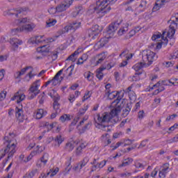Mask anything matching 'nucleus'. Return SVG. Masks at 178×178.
I'll list each match as a JSON object with an SVG mask.
<instances>
[{"label": "nucleus", "instance_id": "nucleus-1", "mask_svg": "<svg viewBox=\"0 0 178 178\" xmlns=\"http://www.w3.org/2000/svg\"><path fill=\"white\" fill-rule=\"evenodd\" d=\"M119 99H115L111 103V106L113 108L111 110L110 113H104L102 114H97V115L94 118L95 127L104 130L105 127H108V126L104 125L102 124V123H108V122H111L112 118L119 116V114L120 113V112H122V109L120 108L121 106H119Z\"/></svg>", "mask_w": 178, "mask_h": 178}, {"label": "nucleus", "instance_id": "nucleus-2", "mask_svg": "<svg viewBox=\"0 0 178 178\" xmlns=\"http://www.w3.org/2000/svg\"><path fill=\"white\" fill-rule=\"evenodd\" d=\"M12 136L15 137V134L10 133L8 136L3 138V144L6 147L0 150V161L5 158L6 154H8L6 160V162H8L10 158H13L16 153V144L12 143V138H10Z\"/></svg>", "mask_w": 178, "mask_h": 178}, {"label": "nucleus", "instance_id": "nucleus-3", "mask_svg": "<svg viewBox=\"0 0 178 178\" xmlns=\"http://www.w3.org/2000/svg\"><path fill=\"white\" fill-rule=\"evenodd\" d=\"M118 0H98L96 2V6L93 7L94 13L101 15L102 16H105L106 13L111 12L110 3H115Z\"/></svg>", "mask_w": 178, "mask_h": 178}, {"label": "nucleus", "instance_id": "nucleus-4", "mask_svg": "<svg viewBox=\"0 0 178 178\" xmlns=\"http://www.w3.org/2000/svg\"><path fill=\"white\" fill-rule=\"evenodd\" d=\"M119 23L118 22H113L111 23L107 28L106 31V36L105 38H102L100 40V47H105L106 44H108V38H112L113 35H115V33L116 32V30L119 29Z\"/></svg>", "mask_w": 178, "mask_h": 178}, {"label": "nucleus", "instance_id": "nucleus-5", "mask_svg": "<svg viewBox=\"0 0 178 178\" xmlns=\"http://www.w3.org/2000/svg\"><path fill=\"white\" fill-rule=\"evenodd\" d=\"M143 62H148L147 66H151L154 60L158 59V56L151 50L144 51L142 56Z\"/></svg>", "mask_w": 178, "mask_h": 178}, {"label": "nucleus", "instance_id": "nucleus-6", "mask_svg": "<svg viewBox=\"0 0 178 178\" xmlns=\"http://www.w3.org/2000/svg\"><path fill=\"white\" fill-rule=\"evenodd\" d=\"M101 31H102V26L96 24L86 31V35L89 38H91V40H95L96 37H98Z\"/></svg>", "mask_w": 178, "mask_h": 178}, {"label": "nucleus", "instance_id": "nucleus-7", "mask_svg": "<svg viewBox=\"0 0 178 178\" xmlns=\"http://www.w3.org/2000/svg\"><path fill=\"white\" fill-rule=\"evenodd\" d=\"M170 24L169 26V30L167 33V37L168 38H172L176 33V29H177L178 24V17H176L174 19H170Z\"/></svg>", "mask_w": 178, "mask_h": 178}, {"label": "nucleus", "instance_id": "nucleus-8", "mask_svg": "<svg viewBox=\"0 0 178 178\" xmlns=\"http://www.w3.org/2000/svg\"><path fill=\"white\" fill-rule=\"evenodd\" d=\"M34 29H35V24L31 23L23 25L21 28L12 29L11 32L13 34H16V33H22V31H33Z\"/></svg>", "mask_w": 178, "mask_h": 178}, {"label": "nucleus", "instance_id": "nucleus-9", "mask_svg": "<svg viewBox=\"0 0 178 178\" xmlns=\"http://www.w3.org/2000/svg\"><path fill=\"white\" fill-rule=\"evenodd\" d=\"M29 10L27 7H18L16 8H13V10H10L8 12V16H11L15 15L16 17H19V15L20 13H23V12H26Z\"/></svg>", "mask_w": 178, "mask_h": 178}, {"label": "nucleus", "instance_id": "nucleus-10", "mask_svg": "<svg viewBox=\"0 0 178 178\" xmlns=\"http://www.w3.org/2000/svg\"><path fill=\"white\" fill-rule=\"evenodd\" d=\"M74 0H67L66 1H64L63 3H61L58 4L57 8V12H64V10H66V9H69L70 8V6L72 3H73V1Z\"/></svg>", "mask_w": 178, "mask_h": 178}, {"label": "nucleus", "instance_id": "nucleus-11", "mask_svg": "<svg viewBox=\"0 0 178 178\" xmlns=\"http://www.w3.org/2000/svg\"><path fill=\"white\" fill-rule=\"evenodd\" d=\"M10 43L12 47V50L16 51L19 49V45L23 44V40L16 38H13L10 40Z\"/></svg>", "mask_w": 178, "mask_h": 178}, {"label": "nucleus", "instance_id": "nucleus-12", "mask_svg": "<svg viewBox=\"0 0 178 178\" xmlns=\"http://www.w3.org/2000/svg\"><path fill=\"white\" fill-rule=\"evenodd\" d=\"M37 52L41 54L42 56H49V46L43 45L42 47H38L36 49Z\"/></svg>", "mask_w": 178, "mask_h": 178}, {"label": "nucleus", "instance_id": "nucleus-13", "mask_svg": "<svg viewBox=\"0 0 178 178\" xmlns=\"http://www.w3.org/2000/svg\"><path fill=\"white\" fill-rule=\"evenodd\" d=\"M26 98V95L24 94L17 92L14 96L11 98V101H16L17 99V104H20L22 101H24V99Z\"/></svg>", "mask_w": 178, "mask_h": 178}, {"label": "nucleus", "instance_id": "nucleus-14", "mask_svg": "<svg viewBox=\"0 0 178 178\" xmlns=\"http://www.w3.org/2000/svg\"><path fill=\"white\" fill-rule=\"evenodd\" d=\"M42 151H44L42 147H40L39 145H38L36 148L33 150V152H31V154L28 156L27 160L25 162H29V161H31L33 156H35V155H37V154H41Z\"/></svg>", "mask_w": 178, "mask_h": 178}, {"label": "nucleus", "instance_id": "nucleus-15", "mask_svg": "<svg viewBox=\"0 0 178 178\" xmlns=\"http://www.w3.org/2000/svg\"><path fill=\"white\" fill-rule=\"evenodd\" d=\"M53 141L55 143V148H59V147H60V144L65 141V138L63 137L62 135H58L54 138H53Z\"/></svg>", "mask_w": 178, "mask_h": 178}, {"label": "nucleus", "instance_id": "nucleus-16", "mask_svg": "<svg viewBox=\"0 0 178 178\" xmlns=\"http://www.w3.org/2000/svg\"><path fill=\"white\" fill-rule=\"evenodd\" d=\"M40 81H41V80L38 79L32 83V85L31 86V87L29 88L30 92H38V91H40V90H38V87H40Z\"/></svg>", "mask_w": 178, "mask_h": 178}, {"label": "nucleus", "instance_id": "nucleus-17", "mask_svg": "<svg viewBox=\"0 0 178 178\" xmlns=\"http://www.w3.org/2000/svg\"><path fill=\"white\" fill-rule=\"evenodd\" d=\"M105 97H108V99H115V98L116 97H118L120 95V92L119 91H112V92H109V90H108V92H105Z\"/></svg>", "mask_w": 178, "mask_h": 178}, {"label": "nucleus", "instance_id": "nucleus-18", "mask_svg": "<svg viewBox=\"0 0 178 178\" xmlns=\"http://www.w3.org/2000/svg\"><path fill=\"white\" fill-rule=\"evenodd\" d=\"M169 169V163L163 164V169L159 171V177L165 178L166 177V175L168 174V170Z\"/></svg>", "mask_w": 178, "mask_h": 178}, {"label": "nucleus", "instance_id": "nucleus-19", "mask_svg": "<svg viewBox=\"0 0 178 178\" xmlns=\"http://www.w3.org/2000/svg\"><path fill=\"white\" fill-rule=\"evenodd\" d=\"M81 26V22L78 21H74L73 22L70 23L69 26H67L68 31L74 30V31H76L77 29H80Z\"/></svg>", "mask_w": 178, "mask_h": 178}, {"label": "nucleus", "instance_id": "nucleus-20", "mask_svg": "<svg viewBox=\"0 0 178 178\" xmlns=\"http://www.w3.org/2000/svg\"><path fill=\"white\" fill-rule=\"evenodd\" d=\"M74 141H70V142H67V143H65V146H64V150L66 152H72V151H73V149H74Z\"/></svg>", "mask_w": 178, "mask_h": 178}, {"label": "nucleus", "instance_id": "nucleus-21", "mask_svg": "<svg viewBox=\"0 0 178 178\" xmlns=\"http://www.w3.org/2000/svg\"><path fill=\"white\" fill-rule=\"evenodd\" d=\"M62 73H63V69L60 70V71H58L56 75L53 77V79H51L53 81V86L55 87L56 86H58V83L59 82H60V81H59V76L62 74Z\"/></svg>", "mask_w": 178, "mask_h": 178}, {"label": "nucleus", "instance_id": "nucleus-22", "mask_svg": "<svg viewBox=\"0 0 178 178\" xmlns=\"http://www.w3.org/2000/svg\"><path fill=\"white\" fill-rule=\"evenodd\" d=\"M86 147H87V145H86L84 143H81L74 151L76 156H81V155L83 154V149H84Z\"/></svg>", "mask_w": 178, "mask_h": 178}, {"label": "nucleus", "instance_id": "nucleus-23", "mask_svg": "<svg viewBox=\"0 0 178 178\" xmlns=\"http://www.w3.org/2000/svg\"><path fill=\"white\" fill-rule=\"evenodd\" d=\"M143 67H148V65H147V63H138L135 65H134L133 69L136 70V72H138V70H141Z\"/></svg>", "mask_w": 178, "mask_h": 178}, {"label": "nucleus", "instance_id": "nucleus-24", "mask_svg": "<svg viewBox=\"0 0 178 178\" xmlns=\"http://www.w3.org/2000/svg\"><path fill=\"white\" fill-rule=\"evenodd\" d=\"M47 113H48L47 112V111H44L42 108H40L36 112V119H42V118H44V116H46Z\"/></svg>", "mask_w": 178, "mask_h": 178}, {"label": "nucleus", "instance_id": "nucleus-25", "mask_svg": "<svg viewBox=\"0 0 178 178\" xmlns=\"http://www.w3.org/2000/svg\"><path fill=\"white\" fill-rule=\"evenodd\" d=\"M83 13V6H78L76 7L75 10L72 12V17H76L79 15H81Z\"/></svg>", "mask_w": 178, "mask_h": 178}, {"label": "nucleus", "instance_id": "nucleus-26", "mask_svg": "<svg viewBox=\"0 0 178 178\" xmlns=\"http://www.w3.org/2000/svg\"><path fill=\"white\" fill-rule=\"evenodd\" d=\"M89 161H90V159L88 158V156L84 157L83 160L79 163V165L80 166L79 170H81V169H83L84 166H86V165L88 163Z\"/></svg>", "mask_w": 178, "mask_h": 178}, {"label": "nucleus", "instance_id": "nucleus-27", "mask_svg": "<svg viewBox=\"0 0 178 178\" xmlns=\"http://www.w3.org/2000/svg\"><path fill=\"white\" fill-rule=\"evenodd\" d=\"M130 111H131V105L127 104L126 108L122 111V116L123 118H126L130 113Z\"/></svg>", "mask_w": 178, "mask_h": 178}, {"label": "nucleus", "instance_id": "nucleus-28", "mask_svg": "<svg viewBox=\"0 0 178 178\" xmlns=\"http://www.w3.org/2000/svg\"><path fill=\"white\" fill-rule=\"evenodd\" d=\"M131 163H133V159L131 158H127L124 160L122 164L119 165V168H123L124 166H129V165H131Z\"/></svg>", "mask_w": 178, "mask_h": 178}, {"label": "nucleus", "instance_id": "nucleus-29", "mask_svg": "<svg viewBox=\"0 0 178 178\" xmlns=\"http://www.w3.org/2000/svg\"><path fill=\"white\" fill-rule=\"evenodd\" d=\"M59 120H60L62 123H65V122H69V120H72V118H70V115L63 114L60 117Z\"/></svg>", "mask_w": 178, "mask_h": 178}, {"label": "nucleus", "instance_id": "nucleus-30", "mask_svg": "<svg viewBox=\"0 0 178 178\" xmlns=\"http://www.w3.org/2000/svg\"><path fill=\"white\" fill-rule=\"evenodd\" d=\"M97 58L98 60L96 62V65H99L102 62H104V60L106 59V55H105L104 53H102L100 54H98Z\"/></svg>", "mask_w": 178, "mask_h": 178}, {"label": "nucleus", "instance_id": "nucleus-31", "mask_svg": "<svg viewBox=\"0 0 178 178\" xmlns=\"http://www.w3.org/2000/svg\"><path fill=\"white\" fill-rule=\"evenodd\" d=\"M92 125V122H91V121L88 122V123H87L84 127H82L81 132H80L81 134L86 133V131H87V130H90Z\"/></svg>", "mask_w": 178, "mask_h": 178}, {"label": "nucleus", "instance_id": "nucleus-32", "mask_svg": "<svg viewBox=\"0 0 178 178\" xmlns=\"http://www.w3.org/2000/svg\"><path fill=\"white\" fill-rule=\"evenodd\" d=\"M77 55H79V52L75 51L72 54H71L67 58V60H71L72 62H76V59H77Z\"/></svg>", "mask_w": 178, "mask_h": 178}, {"label": "nucleus", "instance_id": "nucleus-33", "mask_svg": "<svg viewBox=\"0 0 178 178\" xmlns=\"http://www.w3.org/2000/svg\"><path fill=\"white\" fill-rule=\"evenodd\" d=\"M166 33V31L163 32V34L161 33H157V34H154L152 35V40L153 41H155L161 38H165V34Z\"/></svg>", "mask_w": 178, "mask_h": 178}, {"label": "nucleus", "instance_id": "nucleus-34", "mask_svg": "<svg viewBox=\"0 0 178 178\" xmlns=\"http://www.w3.org/2000/svg\"><path fill=\"white\" fill-rule=\"evenodd\" d=\"M15 116L17 119L23 116V108H19V107L15 108Z\"/></svg>", "mask_w": 178, "mask_h": 178}, {"label": "nucleus", "instance_id": "nucleus-35", "mask_svg": "<svg viewBox=\"0 0 178 178\" xmlns=\"http://www.w3.org/2000/svg\"><path fill=\"white\" fill-rule=\"evenodd\" d=\"M83 76H84L85 79H87L88 80V81H92V79H94V74H92L90 71L85 72Z\"/></svg>", "mask_w": 178, "mask_h": 178}, {"label": "nucleus", "instance_id": "nucleus-36", "mask_svg": "<svg viewBox=\"0 0 178 178\" xmlns=\"http://www.w3.org/2000/svg\"><path fill=\"white\" fill-rule=\"evenodd\" d=\"M160 3H156V5L153 7V10H159L162 6L164 5V2H166V0H160Z\"/></svg>", "mask_w": 178, "mask_h": 178}, {"label": "nucleus", "instance_id": "nucleus-37", "mask_svg": "<svg viewBox=\"0 0 178 178\" xmlns=\"http://www.w3.org/2000/svg\"><path fill=\"white\" fill-rule=\"evenodd\" d=\"M68 31H69V29L67 28V26H66L63 29H60L57 32L58 35L56 36V38H58V37H59L63 34H65V33H67Z\"/></svg>", "mask_w": 178, "mask_h": 178}, {"label": "nucleus", "instance_id": "nucleus-38", "mask_svg": "<svg viewBox=\"0 0 178 178\" xmlns=\"http://www.w3.org/2000/svg\"><path fill=\"white\" fill-rule=\"evenodd\" d=\"M49 158V154H48L47 153H45L40 158V162H42L44 165H47V162H48Z\"/></svg>", "mask_w": 178, "mask_h": 178}, {"label": "nucleus", "instance_id": "nucleus-39", "mask_svg": "<svg viewBox=\"0 0 178 178\" xmlns=\"http://www.w3.org/2000/svg\"><path fill=\"white\" fill-rule=\"evenodd\" d=\"M53 101V106H60V104H59V101H60V96H59V95H57V97H54Z\"/></svg>", "mask_w": 178, "mask_h": 178}, {"label": "nucleus", "instance_id": "nucleus-40", "mask_svg": "<svg viewBox=\"0 0 178 178\" xmlns=\"http://www.w3.org/2000/svg\"><path fill=\"white\" fill-rule=\"evenodd\" d=\"M116 99H119L120 102H118V105L119 106H121L120 108L122 110L123 106H124V105L126 104V99H122V97L120 96H118Z\"/></svg>", "mask_w": 178, "mask_h": 178}, {"label": "nucleus", "instance_id": "nucleus-41", "mask_svg": "<svg viewBox=\"0 0 178 178\" xmlns=\"http://www.w3.org/2000/svg\"><path fill=\"white\" fill-rule=\"evenodd\" d=\"M136 33H137V31L134 29L131 30L129 33L125 35V40H130L131 37H133L134 35H136Z\"/></svg>", "mask_w": 178, "mask_h": 178}, {"label": "nucleus", "instance_id": "nucleus-42", "mask_svg": "<svg viewBox=\"0 0 178 178\" xmlns=\"http://www.w3.org/2000/svg\"><path fill=\"white\" fill-rule=\"evenodd\" d=\"M42 38H44L43 35L36 36L35 40V44H40L41 42H44V41H45V40H44Z\"/></svg>", "mask_w": 178, "mask_h": 178}, {"label": "nucleus", "instance_id": "nucleus-43", "mask_svg": "<svg viewBox=\"0 0 178 178\" xmlns=\"http://www.w3.org/2000/svg\"><path fill=\"white\" fill-rule=\"evenodd\" d=\"M50 172H51L50 177H54V176H55L58 173V172H59V168L56 167L54 169H51Z\"/></svg>", "mask_w": 178, "mask_h": 178}, {"label": "nucleus", "instance_id": "nucleus-44", "mask_svg": "<svg viewBox=\"0 0 178 178\" xmlns=\"http://www.w3.org/2000/svg\"><path fill=\"white\" fill-rule=\"evenodd\" d=\"M141 74V72H136L135 73V75L131 78L130 81H138L140 80V78L137 77V76H140Z\"/></svg>", "mask_w": 178, "mask_h": 178}, {"label": "nucleus", "instance_id": "nucleus-45", "mask_svg": "<svg viewBox=\"0 0 178 178\" xmlns=\"http://www.w3.org/2000/svg\"><path fill=\"white\" fill-rule=\"evenodd\" d=\"M56 24V19H52L47 22V27H52V26H55Z\"/></svg>", "mask_w": 178, "mask_h": 178}, {"label": "nucleus", "instance_id": "nucleus-46", "mask_svg": "<svg viewBox=\"0 0 178 178\" xmlns=\"http://www.w3.org/2000/svg\"><path fill=\"white\" fill-rule=\"evenodd\" d=\"M51 56V59L52 60H56L58 59V51H55V52H50L49 53V56Z\"/></svg>", "mask_w": 178, "mask_h": 178}, {"label": "nucleus", "instance_id": "nucleus-47", "mask_svg": "<svg viewBox=\"0 0 178 178\" xmlns=\"http://www.w3.org/2000/svg\"><path fill=\"white\" fill-rule=\"evenodd\" d=\"M149 140L148 139H145L144 140H143L140 145L138 147V149H140L141 148H144V147H145V145H147V143H148Z\"/></svg>", "mask_w": 178, "mask_h": 178}, {"label": "nucleus", "instance_id": "nucleus-48", "mask_svg": "<svg viewBox=\"0 0 178 178\" xmlns=\"http://www.w3.org/2000/svg\"><path fill=\"white\" fill-rule=\"evenodd\" d=\"M88 109V106H86V108L79 109V111L78 112V116H81L84 115Z\"/></svg>", "mask_w": 178, "mask_h": 178}, {"label": "nucleus", "instance_id": "nucleus-49", "mask_svg": "<svg viewBox=\"0 0 178 178\" xmlns=\"http://www.w3.org/2000/svg\"><path fill=\"white\" fill-rule=\"evenodd\" d=\"M29 69H33V67L31 66H28V67H26L25 68H22L20 72H18L21 74V76H23V74H24L26 73V72H27V70H29Z\"/></svg>", "mask_w": 178, "mask_h": 178}, {"label": "nucleus", "instance_id": "nucleus-50", "mask_svg": "<svg viewBox=\"0 0 178 178\" xmlns=\"http://www.w3.org/2000/svg\"><path fill=\"white\" fill-rule=\"evenodd\" d=\"M90 97H91L90 92V91L86 92L83 96V99H82L83 102H84V101H86V99H88V98H90Z\"/></svg>", "mask_w": 178, "mask_h": 178}, {"label": "nucleus", "instance_id": "nucleus-51", "mask_svg": "<svg viewBox=\"0 0 178 178\" xmlns=\"http://www.w3.org/2000/svg\"><path fill=\"white\" fill-rule=\"evenodd\" d=\"M145 116V113L144 112V110H142L138 112V119H140V120L144 119Z\"/></svg>", "mask_w": 178, "mask_h": 178}, {"label": "nucleus", "instance_id": "nucleus-52", "mask_svg": "<svg viewBox=\"0 0 178 178\" xmlns=\"http://www.w3.org/2000/svg\"><path fill=\"white\" fill-rule=\"evenodd\" d=\"M147 2L146 1H143L140 5L139 8H143V10H140V12H145V9H147Z\"/></svg>", "mask_w": 178, "mask_h": 178}, {"label": "nucleus", "instance_id": "nucleus-53", "mask_svg": "<svg viewBox=\"0 0 178 178\" xmlns=\"http://www.w3.org/2000/svg\"><path fill=\"white\" fill-rule=\"evenodd\" d=\"M49 13H50V15H55V13H56V12H58V10H57V7L56 8H50L48 10Z\"/></svg>", "mask_w": 178, "mask_h": 178}, {"label": "nucleus", "instance_id": "nucleus-54", "mask_svg": "<svg viewBox=\"0 0 178 178\" xmlns=\"http://www.w3.org/2000/svg\"><path fill=\"white\" fill-rule=\"evenodd\" d=\"M96 77L99 80H102V79H104V73L103 72H98V71H96Z\"/></svg>", "mask_w": 178, "mask_h": 178}, {"label": "nucleus", "instance_id": "nucleus-55", "mask_svg": "<svg viewBox=\"0 0 178 178\" xmlns=\"http://www.w3.org/2000/svg\"><path fill=\"white\" fill-rule=\"evenodd\" d=\"M105 165H106V161H105V160L101 161L100 163H97V165L99 169H102V168H104V166H105Z\"/></svg>", "mask_w": 178, "mask_h": 178}, {"label": "nucleus", "instance_id": "nucleus-56", "mask_svg": "<svg viewBox=\"0 0 178 178\" xmlns=\"http://www.w3.org/2000/svg\"><path fill=\"white\" fill-rule=\"evenodd\" d=\"M6 98V91L3 90L0 93V101H3Z\"/></svg>", "mask_w": 178, "mask_h": 178}, {"label": "nucleus", "instance_id": "nucleus-57", "mask_svg": "<svg viewBox=\"0 0 178 178\" xmlns=\"http://www.w3.org/2000/svg\"><path fill=\"white\" fill-rule=\"evenodd\" d=\"M31 96L29 97V99H34V98H35L36 96L38 95V94H40V90H38L36 92H31Z\"/></svg>", "mask_w": 178, "mask_h": 178}, {"label": "nucleus", "instance_id": "nucleus-58", "mask_svg": "<svg viewBox=\"0 0 178 178\" xmlns=\"http://www.w3.org/2000/svg\"><path fill=\"white\" fill-rule=\"evenodd\" d=\"M134 142V140H131L130 139H127L125 140V143L124 144V147H127V145H131Z\"/></svg>", "mask_w": 178, "mask_h": 178}, {"label": "nucleus", "instance_id": "nucleus-59", "mask_svg": "<svg viewBox=\"0 0 178 178\" xmlns=\"http://www.w3.org/2000/svg\"><path fill=\"white\" fill-rule=\"evenodd\" d=\"M35 172L34 171H31L29 173L26 174V177L27 178H33L34 177Z\"/></svg>", "mask_w": 178, "mask_h": 178}, {"label": "nucleus", "instance_id": "nucleus-60", "mask_svg": "<svg viewBox=\"0 0 178 178\" xmlns=\"http://www.w3.org/2000/svg\"><path fill=\"white\" fill-rule=\"evenodd\" d=\"M19 23H31V19L24 17L20 20Z\"/></svg>", "mask_w": 178, "mask_h": 178}, {"label": "nucleus", "instance_id": "nucleus-61", "mask_svg": "<svg viewBox=\"0 0 178 178\" xmlns=\"http://www.w3.org/2000/svg\"><path fill=\"white\" fill-rule=\"evenodd\" d=\"M127 29H124V28L120 29L118 31V35H123V34H124V33H126L127 31V28H126Z\"/></svg>", "mask_w": 178, "mask_h": 178}, {"label": "nucleus", "instance_id": "nucleus-62", "mask_svg": "<svg viewBox=\"0 0 178 178\" xmlns=\"http://www.w3.org/2000/svg\"><path fill=\"white\" fill-rule=\"evenodd\" d=\"M125 55H129V49H124L119 56L122 58V56H124Z\"/></svg>", "mask_w": 178, "mask_h": 178}, {"label": "nucleus", "instance_id": "nucleus-63", "mask_svg": "<svg viewBox=\"0 0 178 178\" xmlns=\"http://www.w3.org/2000/svg\"><path fill=\"white\" fill-rule=\"evenodd\" d=\"M177 141H178V134L175 137L170 139L168 140V143H177Z\"/></svg>", "mask_w": 178, "mask_h": 178}, {"label": "nucleus", "instance_id": "nucleus-64", "mask_svg": "<svg viewBox=\"0 0 178 178\" xmlns=\"http://www.w3.org/2000/svg\"><path fill=\"white\" fill-rule=\"evenodd\" d=\"M68 99H69L70 102H71V103L74 102L76 97H75L74 95L71 94V95H70Z\"/></svg>", "mask_w": 178, "mask_h": 178}]
</instances>
